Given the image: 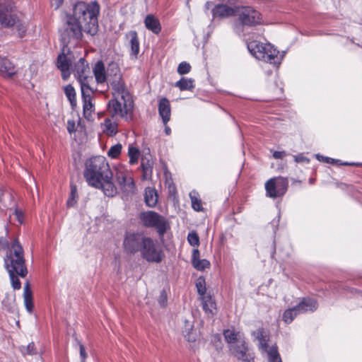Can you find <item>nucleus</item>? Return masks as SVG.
<instances>
[{"instance_id":"obj_1","label":"nucleus","mask_w":362,"mask_h":362,"mask_svg":"<svg viewBox=\"0 0 362 362\" xmlns=\"http://www.w3.org/2000/svg\"><path fill=\"white\" fill-rule=\"evenodd\" d=\"M72 13H69V33L78 40H81L83 33L93 37L99 30L98 17L100 6L98 1H91L89 4L82 1L71 2Z\"/></svg>"},{"instance_id":"obj_2","label":"nucleus","mask_w":362,"mask_h":362,"mask_svg":"<svg viewBox=\"0 0 362 362\" xmlns=\"http://www.w3.org/2000/svg\"><path fill=\"white\" fill-rule=\"evenodd\" d=\"M83 176L89 185L102 189L105 196L113 197L117 194L113 174L105 157L97 156L88 159Z\"/></svg>"},{"instance_id":"obj_3","label":"nucleus","mask_w":362,"mask_h":362,"mask_svg":"<svg viewBox=\"0 0 362 362\" xmlns=\"http://www.w3.org/2000/svg\"><path fill=\"white\" fill-rule=\"evenodd\" d=\"M5 267H15L19 269L18 276L22 278L26 276L28 270L25 266V259L24 258V251L18 242L15 239L11 245V249L4 258Z\"/></svg>"},{"instance_id":"obj_4","label":"nucleus","mask_w":362,"mask_h":362,"mask_svg":"<svg viewBox=\"0 0 362 362\" xmlns=\"http://www.w3.org/2000/svg\"><path fill=\"white\" fill-rule=\"evenodd\" d=\"M134 103L132 100H121L120 98H113L107 103V112L115 120L132 119Z\"/></svg>"},{"instance_id":"obj_5","label":"nucleus","mask_w":362,"mask_h":362,"mask_svg":"<svg viewBox=\"0 0 362 362\" xmlns=\"http://www.w3.org/2000/svg\"><path fill=\"white\" fill-rule=\"evenodd\" d=\"M140 256L148 263H160L165 257L162 246L156 239L146 236L139 252Z\"/></svg>"},{"instance_id":"obj_6","label":"nucleus","mask_w":362,"mask_h":362,"mask_svg":"<svg viewBox=\"0 0 362 362\" xmlns=\"http://www.w3.org/2000/svg\"><path fill=\"white\" fill-rule=\"evenodd\" d=\"M255 59L269 64H280L286 51L280 52L276 47H247Z\"/></svg>"},{"instance_id":"obj_7","label":"nucleus","mask_w":362,"mask_h":362,"mask_svg":"<svg viewBox=\"0 0 362 362\" xmlns=\"http://www.w3.org/2000/svg\"><path fill=\"white\" fill-rule=\"evenodd\" d=\"M139 218L146 228H155L160 237H163L168 228L167 219L153 211L141 212Z\"/></svg>"},{"instance_id":"obj_8","label":"nucleus","mask_w":362,"mask_h":362,"mask_svg":"<svg viewBox=\"0 0 362 362\" xmlns=\"http://www.w3.org/2000/svg\"><path fill=\"white\" fill-rule=\"evenodd\" d=\"M115 69L110 72L108 86H110L113 90V98H120L121 100H132V97L126 88L124 82L122 80V74L118 66H114Z\"/></svg>"},{"instance_id":"obj_9","label":"nucleus","mask_w":362,"mask_h":362,"mask_svg":"<svg viewBox=\"0 0 362 362\" xmlns=\"http://www.w3.org/2000/svg\"><path fill=\"white\" fill-rule=\"evenodd\" d=\"M288 182L282 177H274L268 180L264 184L266 197L276 199L283 197L287 192Z\"/></svg>"},{"instance_id":"obj_10","label":"nucleus","mask_w":362,"mask_h":362,"mask_svg":"<svg viewBox=\"0 0 362 362\" xmlns=\"http://www.w3.org/2000/svg\"><path fill=\"white\" fill-rule=\"evenodd\" d=\"M146 236L142 233L127 232L122 243L124 252L132 255L139 253Z\"/></svg>"},{"instance_id":"obj_11","label":"nucleus","mask_w":362,"mask_h":362,"mask_svg":"<svg viewBox=\"0 0 362 362\" xmlns=\"http://www.w3.org/2000/svg\"><path fill=\"white\" fill-rule=\"evenodd\" d=\"M114 66H117L115 63L109 64L107 69H105V64L102 61L97 62L93 68V73L97 84L103 88H108V82L110 81V72L115 69Z\"/></svg>"},{"instance_id":"obj_12","label":"nucleus","mask_w":362,"mask_h":362,"mask_svg":"<svg viewBox=\"0 0 362 362\" xmlns=\"http://www.w3.org/2000/svg\"><path fill=\"white\" fill-rule=\"evenodd\" d=\"M240 344L229 346L233 356L240 362H255L254 351L249 348L246 341H240Z\"/></svg>"},{"instance_id":"obj_13","label":"nucleus","mask_w":362,"mask_h":362,"mask_svg":"<svg viewBox=\"0 0 362 362\" xmlns=\"http://www.w3.org/2000/svg\"><path fill=\"white\" fill-rule=\"evenodd\" d=\"M239 21L247 26H255L262 23V14L251 6L244 7L239 15Z\"/></svg>"},{"instance_id":"obj_14","label":"nucleus","mask_w":362,"mask_h":362,"mask_svg":"<svg viewBox=\"0 0 362 362\" xmlns=\"http://www.w3.org/2000/svg\"><path fill=\"white\" fill-rule=\"evenodd\" d=\"M13 8V5L11 1L0 3V23L3 26L9 28L17 23V17Z\"/></svg>"},{"instance_id":"obj_15","label":"nucleus","mask_w":362,"mask_h":362,"mask_svg":"<svg viewBox=\"0 0 362 362\" xmlns=\"http://www.w3.org/2000/svg\"><path fill=\"white\" fill-rule=\"evenodd\" d=\"M237 12L235 7H231L224 4H216L211 9L213 20L218 18H226L235 16Z\"/></svg>"},{"instance_id":"obj_16","label":"nucleus","mask_w":362,"mask_h":362,"mask_svg":"<svg viewBox=\"0 0 362 362\" xmlns=\"http://www.w3.org/2000/svg\"><path fill=\"white\" fill-rule=\"evenodd\" d=\"M300 314L313 313L318 307L317 301L313 298H303L299 303L295 305Z\"/></svg>"},{"instance_id":"obj_17","label":"nucleus","mask_w":362,"mask_h":362,"mask_svg":"<svg viewBox=\"0 0 362 362\" xmlns=\"http://www.w3.org/2000/svg\"><path fill=\"white\" fill-rule=\"evenodd\" d=\"M0 73L2 76L11 78L17 73L14 64L5 56L0 55Z\"/></svg>"},{"instance_id":"obj_18","label":"nucleus","mask_w":362,"mask_h":362,"mask_svg":"<svg viewBox=\"0 0 362 362\" xmlns=\"http://www.w3.org/2000/svg\"><path fill=\"white\" fill-rule=\"evenodd\" d=\"M88 69V66L84 58L81 57L76 62H73L69 58V74L73 72L76 77L79 78L85 76Z\"/></svg>"},{"instance_id":"obj_19","label":"nucleus","mask_w":362,"mask_h":362,"mask_svg":"<svg viewBox=\"0 0 362 362\" xmlns=\"http://www.w3.org/2000/svg\"><path fill=\"white\" fill-rule=\"evenodd\" d=\"M158 113L162 118L163 124H168L170 119L171 108L170 101L166 98H163L159 100Z\"/></svg>"},{"instance_id":"obj_20","label":"nucleus","mask_w":362,"mask_h":362,"mask_svg":"<svg viewBox=\"0 0 362 362\" xmlns=\"http://www.w3.org/2000/svg\"><path fill=\"white\" fill-rule=\"evenodd\" d=\"M252 335L258 341V349L262 354H264V352L270 349L271 346L268 344L269 337L264 334V328H258L252 332Z\"/></svg>"},{"instance_id":"obj_21","label":"nucleus","mask_w":362,"mask_h":362,"mask_svg":"<svg viewBox=\"0 0 362 362\" xmlns=\"http://www.w3.org/2000/svg\"><path fill=\"white\" fill-rule=\"evenodd\" d=\"M223 336L226 341L230 344L229 346L240 344V341H245L243 334L240 332L235 331L234 329L224 330Z\"/></svg>"},{"instance_id":"obj_22","label":"nucleus","mask_w":362,"mask_h":362,"mask_svg":"<svg viewBox=\"0 0 362 362\" xmlns=\"http://www.w3.org/2000/svg\"><path fill=\"white\" fill-rule=\"evenodd\" d=\"M65 47H63L62 52L59 54L57 60V66L62 72V77L64 80L68 78V57L65 53Z\"/></svg>"},{"instance_id":"obj_23","label":"nucleus","mask_w":362,"mask_h":362,"mask_svg":"<svg viewBox=\"0 0 362 362\" xmlns=\"http://www.w3.org/2000/svg\"><path fill=\"white\" fill-rule=\"evenodd\" d=\"M144 24L146 29L154 34H158L161 30L160 21L153 14H148L144 19Z\"/></svg>"},{"instance_id":"obj_24","label":"nucleus","mask_w":362,"mask_h":362,"mask_svg":"<svg viewBox=\"0 0 362 362\" xmlns=\"http://www.w3.org/2000/svg\"><path fill=\"white\" fill-rule=\"evenodd\" d=\"M158 195L157 191L152 187H146L144 194V201L148 207H154L158 203Z\"/></svg>"},{"instance_id":"obj_25","label":"nucleus","mask_w":362,"mask_h":362,"mask_svg":"<svg viewBox=\"0 0 362 362\" xmlns=\"http://www.w3.org/2000/svg\"><path fill=\"white\" fill-rule=\"evenodd\" d=\"M117 121H112L110 118H106L104 122L101 124L103 132L110 136L116 135L118 132Z\"/></svg>"},{"instance_id":"obj_26","label":"nucleus","mask_w":362,"mask_h":362,"mask_svg":"<svg viewBox=\"0 0 362 362\" xmlns=\"http://www.w3.org/2000/svg\"><path fill=\"white\" fill-rule=\"evenodd\" d=\"M23 298L26 310L29 313H32L34 305L33 301V293L29 282H27L24 286Z\"/></svg>"},{"instance_id":"obj_27","label":"nucleus","mask_w":362,"mask_h":362,"mask_svg":"<svg viewBox=\"0 0 362 362\" xmlns=\"http://www.w3.org/2000/svg\"><path fill=\"white\" fill-rule=\"evenodd\" d=\"M73 342L72 346L73 349L76 352L79 353L80 355V361L81 362H86V359L88 356L87 352L86 351V348L84 345L81 343V341L77 338L75 334H73Z\"/></svg>"},{"instance_id":"obj_28","label":"nucleus","mask_w":362,"mask_h":362,"mask_svg":"<svg viewBox=\"0 0 362 362\" xmlns=\"http://www.w3.org/2000/svg\"><path fill=\"white\" fill-rule=\"evenodd\" d=\"M141 167L143 171V179H150L153 171V161L146 157H143L141 161Z\"/></svg>"},{"instance_id":"obj_29","label":"nucleus","mask_w":362,"mask_h":362,"mask_svg":"<svg viewBox=\"0 0 362 362\" xmlns=\"http://www.w3.org/2000/svg\"><path fill=\"white\" fill-rule=\"evenodd\" d=\"M202 301V308L206 313L214 315L216 310V303L211 296H204L201 297Z\"/></svg>"},{"instance_id":"obj_30","label":"nucleus","mask_w":362,"mask_h":362,"mask_svg":"<svg viewBox=\"0 0 362 362\" xmlns=\"http://www.w3.org/2000/svg\"><path fill=\"white\" fill-rule=\"evenodd\" d=\"M5 267L9 274L11 285H12V287L13 288V289H15V290L20 289L21 288V283L17 276V275H18L19 269H17L15 267H9L8 265H7V267Z\"/></svg>"},{"instance_id":"obj_31","label":"nucleus","mask_w":362,"mask_h":362,"mask_svg":"<svg viewBox=\"0 0 362 362\" xmlns=\"http://www.w3.org/2000/svg\"><path fill=\"white\" fill-rule=\"evenodd\" d=\"M175 86L178 88L181 91L192 90L194 88V80L191 78L182 77L177 81Z\"/></svg>"},{"instance_id":"obj_32","label":"nucleus","mask_w":362,"mask_h":362,"mask_svg":"<svg viewBox=\"0 0 362 362\" xmlns=\"http://www.w3.org/2000/svg\"><path fill=\"white\" fill-rule=\"evenodd\" d=\"M267 354L268 362H282L281 357L279 353L276 345H272L270 349L264 352Z\"/></svg>"},{"instance_id":"obj_33","label":"nucleus","mask_w":362,"mask_h":362,"mask_svg":"<svg viewBox=\"0 0 362 362\" xmlns=\"http://www.w3.org/2000/svg\"><path fill=\"white\" fill-rule=\"evenodd\" d=\"M77 78L80 83L81 95H91L93 93V90L89 85L88 77H87L86 76H83Z\"/></svg>"},{"instance_id":"obj_34","label":"nucleus","mask_w":362,"mask_h":362,"mask_svg":"<svg viewBox=\"0 0 362 362\" xmlns=\"http://www.w3.org/2000/svg\"><path fill=\"white\" fill-rule=\"evenodd\" d=\"M300 315L299 312L297 311V308L296 306L286 309L283 315H282V320L286 324H290L293 322V320L295 319V317Z\"/></svg>"},{"instance_id":"obj_35","label":"nucleus","mask_w":362,"mask_h":362,"mask_svg":"<svg viewBox=\"0 0 362 362\" xmlns=\"http://www.w3.org/2000/svg\"><path fill=\"white\" fill-rule=\"evenodd\" d=\"M316 158L319 161H322L326 163H330V164H339V165H361L360 164H355V163H341L340 160L334 159L329 157L323 156L320 154H316Z\"/></svg>"},{"instance_id":"obj_36","label":"nucleus","mask_w":362,"mask_h":362,"mask_svg":"<svg viewBox=\"0 0 362 362\" xmlns=\"http://www.w3.org/2000/svg\"><path fill=\"white\" fill-rule=\"evenodd\" d=\"M189 197L191 199L192 207L196 211H201L203 210L202 206V201L198 197V194L195 191H192L189 193Z\"/></svg>"},{"instance_id":"obj_37","label":"nucleus","mask_w":362,"mask_h":362,"mask_svg":"<svg viewBox=\"0 0 362 362\" xmlns=\"http://www.w3.org/2000/svg\"><path fill=\"white\" fill-rule=\"evenodd\" d=\"M128 155L129 157V163L133 165L137 163L140 156V151L136 147L129 146L128 149Z\"/></svg>"},{"instance_id":"obj_38","label":"nucleus","mask_w":362,"mask_h":362,"mask_svg":"<svg viewBox=\"0 0 362 362\" xmlns=\"http://www.w3.org/2000/svg\"><path fill=\"white\" fill-rule=\"evenodd\" d=\"M193 325L186 321V327L183 330V335L185 339L188 341H194L196 340V335L192 332Z\"/></svg>"},{"instance_id":"obj_39","label":"nucleus","mask_w":362,"mask_h":362,"mask_svg":"<svg viewBox=\"0 0 362 362\" xmlns=\"http://www.w3.org/2000/svg\"><path fill=\"white\" fill-rule=\"evenodd\" d=\"M196 287L197 289V292L201 297L206 296V282H205V279L204 277L200 276L197 279V282H196Z\"/></svg>"},{"instance_id":"obj_40","label":"nucleus","mask_w":362,"mask_h":362,"mask_svg":"<svg viewBox=\"0 0 362 362\" xmlns=\"http://www.w3.org/2000/svg\"><path fill=\"white\" fill-rule=\"evenodd\" d=\"M122 146L120 144H117L110 147L107 151V156L111 158H116L121 153Z\"/></svg>"},{"instance_id":"obj_41","label":"nucleus","mask_w":362,"mask_h":362,"mask_svg":"<svg viewBox=\"0 0 362 362\" xmlns=\"http://www.w3.org/2000/svg\"><path fill=\"white\" fill-rule=\"evenodd\" d=\"M192 264V266L199 271H203L210 267L209 261L206 259H199Z\"/></svg>"},{"instance_id":"obj_42","label":"nucleus","mask_w":362,"mask_h":362,"mask_svg":"<svg viewBox=\"0 0 362 362\" xmlns=\"http://www.w3.org/2000/svg\"><path fill=\"white\" fill-rule=\"evenodd\" d=\"M263 38L261 36H258L256 39H254L251 41H249V39H246V45H274L272 43L267 40L264 38V41H261V39Z\"/></svg>"},{"instance_id":"obj_43","label":"nucleus","mask_w":362,"mask_h":362,"mask_svg":"<svg viewBox=\"0 0 362 362\" xmlns=\"http://www.w3.org/2000/svg\"><path fill=\"white\" fill-rule=\"evenodd\" d=\"M187 241L189 244L193 247H198L199 245V238L195 231H192L188 233Z\"/></svg>"},{"instance_id":"obj_44","label":"nucleus","mask_w":362,"mask_h":362,"mask_svg":"<svg viewBox=\"0 0 362 362\" xmlns=\"http://www.w3.org/2000/svg\"><path fill=\"white\" fill-rule=\"evenodd\" d=\"M191 70V66L186 62H181L177 67V73L180 75H185L188 74Z\"/></svg>"},{"instance_id":"obj_45","label":"nucleus","mask_w":362,"mask_h":362,"mask_svg":"<svg viewBox=\"0 0 362 362\" xmlns=\"http://www.w3.org/2000/svg\"><path fill=\"white\" fill-rule=\"evenodd\" d=\"M21 351L23 354L34 355L37 354L33 342L30 343L27 346H21Z\"/></svg>"},{"instance_id":"obj_46","label":"nucleus","mask_w":362,"mask_h":362,"mask_svg":"<svg viewBox=\"0 0 362 362\" xmlns=\"http://www.w3.org/2000/svg\"><path fill=\"white\" fill-rule=\"evenodd\" d=\"M119 182L120 185H123L124 187L127 186V187L131 190L134 188V184L131 177L127 178L125 176H122L121 180L119 178Z\"/></svg>"},{"instance_id":"obj_47","label":"nucleus","mask_w":362,"mask_h":362,"mask_svg":"<svg viewBox=\"0 0 362 362\" xmlns=\"http://www.w3.org/2000/svg\"><path fill=\"white\" fill-rule=\"evenodd\" d=\"M83 102V110L84 111H91L93 108V104L91 103V95H82Z\"/></svg>"},{"instance_id":"obj_48","label":"nucleus","mask_w":362,"mask_h":362,"mask_svg":"<svg viewBox=\"0 0 362 362\" xmlns=\"http://www.w3.org/2000/svg\"><path fill=\"white\" fill-rule=\"evenodd\" d=\"M59 40L62 45H68L66 40L68 38V28L65 27L63 30H59Z\"/></svg>"},{"instance_id":"obj_49","label":"nucleus","mask_w":362,"mask_h":362,"mask_svg":"<svg viewBox=\"0 0 362 362\" xmlns=\"http://www.w3.org/2000/svg\"><path fill=\"white\" fill-rule=\"evenodd\" d=\"M129 38V45H139L137 34L135 31H132L127 35Z\"/></svg>"},{"instance_id":"obj_50","label":"nucleus","mask_w":362,"mask_h":362,"mask_svg":"<svg viewBox=\"0 0 362 362\" xmlns=\"http://www.w3.org/2000/svg\"><path fill=\"white\" fill-rule=\"evenodd\" d=\"M246 25H243L240 21L239 18H238L237 21L234 23L233 25V30L235 33L240 35L241 33L243 31V28Z\"/></svg>"},{"instance_id":"obj_51","label":"nucleus","mask_w":362,"mask_h":362,"mask_svg":"<svg viewBox=\"0 0 362 362\" xmlns=\"http://www.w3.org/2000/svg\"><path fill=\"white\" fill-rule=\"evenodd\" d=\"M167 293L165 290L161 291L158 298V303L161 307H165L167 304Z\"/></svg>"},{"instance_id":"obj_52","label":"nucleus","mask_w":362,"mask_h":362,"mask_svg":"<svg viewBox=\"0 0 362 362\" xmlns=\"http://www.w3.org/2000/svg\"><path fill=\"white\" fill-rule=\"evenodd\" d=\"M76 196V187L75 186H71V193L69 194V207L73 206L75 204Z\"/></svg>"},{"instance_id":"obj_53","label":"nucleus","mask_w":362,"mask_h":362,"mask_svg":"<svg viewBox=\"0 0 362 362\" xmlns=\"http://www.w3.org/2000/svg\"><path fill=\"white\" fill-rule=\"evenodd\" d=\"M294 160L296 163H308L310 162V159L304 156L302 153L294 156Z\"/></svg>"},{"instance_id":"obj_54","label":"nucleus","mask_w":362,"mask_h":362,"mask_svg":"<svg viewBox=\"0 0 362 362\" xmlns=\"http://www.w3.org/2000/svg\"><path fill=\"white\" fill-rule=\"evenodd\" d=\"M200 259V252L197 248L192 250V263Z\"/></svg>"},{"instance_id":"obj_55","label":"nucleus","mask_w":362,"mask_h":362,"mask_svg":"<svg viewBox=\"0 0 362 362\" xmlns=\"http://www.w3.org/2000/svg\"><path fill=\"white\" fill-rule=\"evenodd\" d=\"M285 155L286 153L284 151H275L273 153V157L276 159H281Z\"/></svg>"},{"instance_id":"obj_56","label":"nucleus","mask_w":362,"mask_h":362,"mask_svg":"<svg viewBox=\"0 0 362 362\" xmlns=\"http://www.w3.org/2000/svg\"><path fill=\"white\" fill-rule=\"evenodd\" d=\"M14 214H15L17 221L20 223H23V216L22 212L20 211L16 210Z\"/></svg>"},{"instance_id":"obj_57","label":"nucleus","mask_w":362,"mask_h":362,"mask_svg":"<svg viewBox=\"0 0 362 362\" xmlns=\"http://www.w3.org/2000/svg\"><path fill=\"white\" fill-rule=\"evenodd\" d=\"M131 49H132V53H131V55L134 57V58H136L137 57V55L139 52V47H131Z\"/></svg>"},{"instance_id":"obj_58","label":"nucleus","mask_w":362,"mask_h":362,"mask_svg":"<svg viewBox=\"0 0 362 362\" xmlns=\"http://www.w3.org/2000/svg\"><path fill=\"white\" fill-rule=\"evenodd\" d=\"M52 5L55 6V8H59L64 2V0H52Z\"/></svg>"},{"instance_id":"obj_59","label":"nucleus","mask_w":362,"mask_h":362,"mask_svg":"<svg viewBox=\"0 0 362 362\" xmlns=\"http://www.w3.org/2000/svg\"><path fill=\"white\" fill-rule=\"evenodd\" d=\"M18 31H19V36L20 37H22L23 36V33H24L25 32V28L24 25H18Z\"/></svg>"},{"instance_id":"obj_60","label":"nucleus","mask_w":362,"mask_h":362,"mask_svg":"<svg viewBox=\"0 0 362 362\" xmlns=\"http://www.w3.org/2000/svg\"><path fill=\"white\" fill-rule=\"evenodd\" d=\"M69 102L71 103V105H73L74 104H73V101H72L71 97L72 94H75V91H74V88L71 85H69Z\"/></svg>"},{"instance_id":"obj_61","label":"nucleus","mask_w":362,"mask_h":362,"mask_svg":"<svg viewBox=\"0 0 362 362\" xmlns=\"http://www.w3.org/2000/svg\"><path fill=\"white\" fill-rule=\"evenodd\" d=\"M213 5V2L212 1H208L205 3L204 4V9L205 10H209L211 8V7Z\"/></svg>"},{"instance_id":"obj_62","label":"nucleus","mask_w":362,"mask_h":362,"mask_svg":"<svg viewBox=\"0 0 362 362\" xmlns=\"http://www.w3.org/2000/svg\"><path fill=\"white\" fill-rule=\"evenodd\" d=\"M165 125V133L166 134V135H170L171 134V129L166 124H164Z\"/></svg>"},{"instance_id":"obj_63","label":"nucleus","mask_w":362,"mask_h":362,"mask_svg":"<svg viewBox=\"0 0 362 362\" xmlns=\"http://www.w3.org/2000/svg\"><path fill=\"white\" fill-rule=\"evenodd\" d=\"M63 90H64L65 95L66 96V98H68V92H69L68 85L64 86H63Z\"/></svg>"},{"instance_id":"obj_64","label":"nucleus","mask_w":362,"mask_h":362,"mask_svg":"<svg viewBox=\"0 0 362 362\" xmlns=\"http://www.w3.org/2000/svg\"><path fill=\"white\" fill-rule=\"evenodd\" d=\"M69 133L71 134L72 129L74 128L75 124H74V122H71L69 121Z\"/></svg>"}]
</instances>
